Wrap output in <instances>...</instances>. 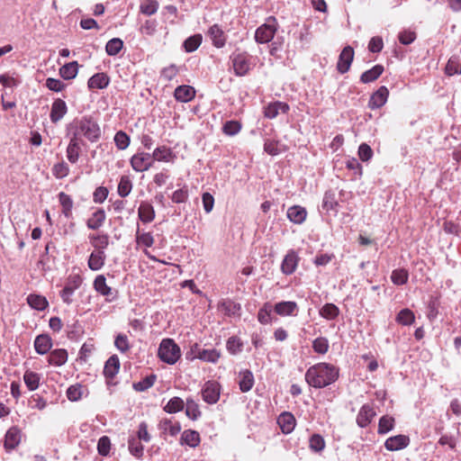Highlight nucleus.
<instances>
[{
	"label": "nucleus",
	"instance_id": "17",
	"mask_svg": "<svg viewBox=\"0 0 461 461\" xmlns=\"http://www.w3.org/2000/svg\"><path fill=\"white\" fill-rule=\"evenodd\" d=\"M375 416V411L373 407L369 404H364L357 416V423L361 428H366L372 421L373 418Z\"/></svg>",
	"mask_w": 461,
	"mask_h": 461
},
{
	"label": "nucleus",
	"instance_id": "2",
	"mask_svg": "<svg viewBox=\"0 0 461 461\" xmlns=\"http://www.w3.org/2000/svg\"><path fill=\"white\" fill-rule=\"evenodd\" d=\"M68 131L79 140H81L83 136L91 142H96L101 137L99 124L90 116H83L80 119L73 121L68 126Z\"/></svg>",
	"mask_w": 461,
	"mask_h": 461
},
{
	"label": "nucleus",
	"instance_id": "45",
	"mask_svg": "<svg viewBox=\"0 0 461 461\" xmlns=\"http://www.w3.org/2000/svg\"><path fill=\"white\" fill-rule=\"evenodd\" d=\"M221 352L215 348H202L200 360L207 363L216 364L221 357Z\"/></svg>",
	"mask_w": 461,
	"mask_h": 461
},
{
	"label": "nucleus",
	"instance_id": "31",
	"mask_svg": "<svg viewBox=\"0 0 461 461\" xmlns=\"http://www.w3.org/2000/svg\"><path fill=\"white\" fill-rule=\"evenodd\" d=\"M105 219V212L103 209H97L87 220L86 226L90 230H98L104 225Z\"/></svg>",
	"mask_w": 461,
	"mask_h": 461
},
{
	"label": "nucleus",
	"instance_id": "55",
	"mask_svg": "<svg viewBox=\"0 0 461 461\" xmlns=\"http://www.w3.org/2000/svg\"><path fill=\"white\" fill-rule=\"evenodd\" d=\"M202 43V35L195 34L189 38H187L184 43L183 47L186 52H193L196 50Z\"/></svg>",
	"mask_w": 461,
	"mask_h": 461
},
{
	"label": "nucleus",
	"instance_id": "8",
	"mask_svg": "<svg viewBox=\"0 0 461 461\" xmlns=\"http://www.w3.org/2000/svg\"><path fill=\"white\" fill-rule=\"evenodd\" d=\"M221 385L215 381H207L202 389L203 400L208 404H214L220 399Z\"/></svg>",
	"mask_w": 461,
	"mask_h": 461
},
{
	"label": "nucleus",
	"instance_id": "39",
	"mask_svg": "<svg viewBox=\"0 0 461 461\" xmlns=\"http://www.w3.org/2000/svg\"><path fill=\"white\" fill-rule=\"evenodd\" d=\"M41 375L31 370L25 371L23 375V381L25 385L30 391H34L39 387Z\"/></svg>",
	"mask_w": 461,
	"mask_h": 461
},
{
	"label": "nucleus",
	"instance_id": "40",
	"mask_svg": "<svg viewBox=\"0 0 461 461\" xmlns=\"http://www.w3.org/2000/svg\"><path fill=\"white\" fill-rule=\"evenodd\" d=\"M319 313L322 318L332 321L339 316V309L334 303H326L320 309Z\"/></svg>",
	"mask_w": 461,
	"mask_h": 461
},
{
	"label": "nucleus",
	"instance_id": "50",
	"mask_svg": "<svg viewBox=\"0 0 461 461\" xmlns=\"http://www.w3.org/2000/svg\"><path fill=\"white\" fill-rule=\"evenodd\" d=\"M123 47V41L119 38H113L107 41L105 51L109 56L117 55Z\"/></svg>",
	"mask_w": 461,
	"mask_h": 461
},
{
	"label": "nucleus",
	"instance_id": "11",
	"mask_svg": "<svg viewBox=\"0 0 461 461\" xmlns=\"http://www.w3.org/2000/svg\"><path fill=\"white\" fill-rule=\"evenodd\" d=\"M410 444V438L405 435H396L388 438L384 442V447L388 451H398L405 448Z\"/></svg>",
	"mask_w": 461,
	"mask_h": 461
},
{
	"label": "nucleus",
	"instance_id": "19",
	"mask_svg": "<svg viewBox=\"0 0 461 461\" xmlns=\"http://www.w3.org/2000/svg\"><path fill=\"white\" fill-rule=\"evenodd\" d=\"M21 442V430L17 427L10 428L5 437V447L7 450L14 449Z\"/></svg>",
	"mask_w": 461,
	"mask_h": 461
},
{
	"label": "nucleus",
	"instance_id": "59",
	"mask_svg": "<svg viewBox=\"0 0 461 461\" xmlns=\"http://www.w3.org/2000/svg\"><path fill=\"white\" fill-rule=\"evenodd\" d=\"M414 320V313L407 308L401 310L396 317L397 322L402 325H411Z\"/></svg>",
	"mask_w": 461,
	"mask_h": 461
},
{
	"label": "nucleus",
	"instance_id": "25",
	"mask_svg": "<svg viewBox=\"0 0 461 461\" xmlns=\"http://www.w3.org/2000/svg\"><path fill=\"white\" fill-rule=\"evenodd\" d=\"M277 423L280 426L282 432L288 434L294 429L295 418L290 412H284L278 417Z\"/></svg>",
	"mask_w": 461,
	"mask_h": 461
},
{
	"label": "nucleus",
	"instance_id": "63",
	"mask_svg": "<svg viewBox=\"0 0 461 461\" xmlns=\"http://www.w3.org/2000/svg\"><path fill=\"white\" fill-rule=\"evenodd\" d=\"M189 193L186 185L176 190L171 196V200L176 203H185L188 199Z\"/></svg>",
	"mask_w": 461,
	"mask_h": 461
},
{
	"label": "nucleus",
	"instance_id": "33",
	"mask_svg": "<svg viewBox=\"0 0 461 461\" xmlns=\"http://www.w3.org/2000/svg\"><path fill=\"white\" fill-rule=\"evenodd\" d=\"M138 215L141 221L148 223L154 220L155 211L153 206L147 202H142L138 210Z\"/></svg>",
	"mask_w": 461,
	"mask_h": 461
},
{
	"label": "nucleus",
	"instance_id": "42",
	"mask_svg": "<svg viewBox=\"0 0 461 461\" xmlns=\"http://www.w3.org/2000/svg\"><path fill=\"white\" fill-rule=\"evenodd\" d=\"M27 303L32 309L37 311L45 310L49 304L46 298L39 294H30L27 297Z\"/></svg>",
	"mask_w": 461,
	"mask_h": 461
},
{
	"label": "nucleus",
	"instance_id": "41",
	"mask_svg": "<svg viewBox=\"0 0 461 461\" xmlns=\"http://www.w3.org/2000/svg\"><path fill=\"white\" fill-rule=\"evenodd\" d=\"M273 306L270 303H265L258 312V320L261 324H269L272 321Z\"/></svg>",
	"mask_w": 461,
	"mask_h": 461
},
{
	"label": "nucleus",
	"instance_id": "37",
	"mask_svg": "<svg viewBox=\"0 0 461 461\" xmlns=\"http://www.w3.org/2000/svg\"><path fill=\"white\" fill-rule=\"evenodd\" d=\"M181 443L191 447H195L200 443V435L197 431L187 429L182 433Z\"/></svg>",
	"mask_w": 461,
	"mask_h": 461
},
{
	"label": "nucleus",
	"instance_id": "14",
	"mask_svg": "<svg viewBox=\"0 0 461 461\" xmlns=\"http://www.w3.org/2000/svg\"><path fill=\"white\" fill-rule=\"evenodd\" d=\"M68 113V106L65 101L60 98H57L51 104V110L50 118L51 122H59Z\"/></svg>",
	"mask_w": 461,
	"mask_h": 461
},
{
	"label": "nucleus",
	"instance_id": "16",
	"mask_svg": "<svg viewBox=\"0 0 461 461\" xmlns=\"http://www.w3.org/2000/svg\"><path fill=\"white\" fill-rule=\"evenodd\" d=\"M289 111V105L286 103L276 101L268 104L264 109V115L268 119L276 118L279 113H286Z\"/></svg>",
	"mask_w": 461,
	"mask_h": 461
},
{
	"label": "nucleus",
	"instance_id": "58",
	"mask_svg": "<svg viewBox=\"0 0 461 461\" xmlns=\"http://www.w3.org/2000/svg\"><path fill=\"white\" fill-rule=\"evenodd\" d=\"M113 140L115 146L121 150L126 149L131 142L129 135L122 131H117Z\"/></svg>",
	"mask_w": 461,
	"mask_h": 461
},
{
	"label": "nucleus",
	"instance_id": "29",
	"mask_svg": "<svg viewBox=\"0 0 461 461\" xmlns=\"http://www.w3.org/2000/svg\"><path fill=\"white\" fill-rule=\"evenodd\" d=\"M91 245L95 248L94 251H104L109 245V236L106 233L90 234L88 236Z\"/></svg>",
	"mask_w": 461,
	"mask_h": 461
},
{
	"label": "nucleus",
	"instance_id": "46",
	"mask_svg": "<svg viewBox=\"0 0 461 461\" xmlns=\"http://www.w3.org/2000/svg\"><path fill=\"white\" fill-rule=\"evenodd\" d=\"M94 288L96 292L104 296H109L112 294V288L107 285L104 276L99 275L94 281Z\"/></svg>",
	"mask_w": 461,
	"mask_h": 461
},
{
	"label": "nucleus",
	"instance_id": "44",
	"mask_svg": "<svg viewBox=\"0 0 461 461\" xmlns=\"http://www.w3.org/2000/svg\"><path fill=\"white\" fill-rule=\"evenodd\" d=\"M221 309L228 316H240L241 306L240 303L230 300L221 303Z\"/></svg>",
	"mask_w": 461,
	"mask_h": 461
},
{
	"label": "nucleus",
	"instance_id": "26",
	"mask_svg": "<svg viewBox=\"0 0 461 461\" xmlns=\"http://www.w3.org/2000/svg\"><path fill=\"white\" fill-rule=\"evenodd\" d=\"M106 255L104 251L100 249V251H93L88 258V267L93 271L100 270L105 262Z\"/></svg>",
	"mask_w": 461,
	"mask_h": 461
},
{
	"label": "nucleus",
	"instance_id": "13",
	"mask_svg": "<svg viewBox=\"0 0 461 461\" xmlns=\"http://www.w3.org/2000/svg\"><path fill=\"white\" fill-rule=\"evenodd\" d=\"M389 91L386 86H380L370 97L368 107L372 110L382 107L387 101Z\"/></svg>",
	"mask_w": 461,
	"mask_h": 461
},
{
	"label": "nucleus",
	"instance_id": "57",
	"mask_svg": "<svg viewBox=\"0 0 461 461\" xmlns=\"http://www.w3.org/2000/svg\"><path fill=\"white\" fill-rule=\"evenodd\" d=\"M155 381H156V375H150L144 377L140 381L134 383L133 388L137 392H144V391L148 390L149 388H150L154 384Z\"/></svg>",
	"mask_w": 461,
	"mask_h": 461
},
{
	"label": "nucleus",
	"instance_id": "5",
	"mask_svg": "<svg viewBox=\"0 0 461 461\" xmlns=\"http://www.w3.org/2000/svg\"><path fill=\"white\" fill-rule=\"evenodd\" d=\"M83 279L78 274L69 275L64 288L60 292V297L64 303L69 305L72 303V296L77 289L82 285Z\"/></svg>",
	"mask_w": 461,
	"mask_h": 461
},
{
	"label": "nucleus",
	"instance_id": "28",
	"mask_svg": "<svg viewBox=\"0 0 461 461\" xmlns=\"http://www.w3.org/2000/svg\"><path fill=\"white\" fill-rule=\"evenodd\" d=\"M68 352L66 349L59 348L50 352L48 362L51 366H61L68 361Z\"/></svg>",
	"mask_w": 461,
	"mask_h": 461
},
{
	"label": "nucleus",
	"instance_id": "12",
	"mask_svg": "<svg viewBox=\"0 0 461 461\" xmlns=\"http://www.w3.org/2000/svg\"><path fill=\"white\" fill-rule=\"evenodd\" d=\"M276 314L286 316H296L298 313V305L293 301H282L275 304L273 308Z\"/></svg>",
	"mask_w": 461,
	"mask_h": 461
},
{
	"label": "nucleus",
	"instance_id": "47",
	"mask_svg": "<svg viewBox=\"0 0 461 461\" xmlns=\"http://www.w3.org/2000/svg\"><path fill=\"white\" fill-rule=\"evenodd\" d=\"M226 348L230 354L237 355L242 351L243 343L240 338L232 336L227 339Z\"/></svg>",
	"mask_w": 461,
	"mask_h": 461
},
{
	"label": "nucleus",
	"instance_id": "9",
	"mask_svg": "<svg viewBox=\"0 0 461 461\" xmlns=\"http://www.w3.org/2000/svg\"><path fill=\"white\" fill-rule=\"evenodd\" d=\"M354 59V50L350 46H346L339 54L337 63V69L340 74H345L350 68Z\"/></svg>",
	"mask_w": 461,
	"mask_h": 461
},
{
	"label": "nucleus",
	"instance_id": "56",
	"mask_svg": "<svg viewBox=\"0 0 461 461\" xmlns=\"http://www.w3.org/2000/svg\"><path fill=\"white\" fill-rule=\"evenodd\" d=\"M409 273L403 268L395 269L392 272V282L396 285H402L407 283Z\"/></svg>",
	"mask_w": 461,
	"mask_h": 461
},
{
	"label": "nucleus",
	"instance_id": "43",
	"mask_svg": "<svg viewBox=\"0 0 461 461\" xmlns=\"http://www.w3.org/2000/svg\"><path fill=\"white\" fill-rule=\"evenodd\" d=\"M395 420L389 415H384L380 418L378 422V434H386L394 428Z\"/></svg>",
	"mask_w": 461,
	"mask_h": 461
},
{
	"label": "nucleus",
	"instance_id": "18",
	"mask_svg": "<svg viewBox=\"0 0 461 461\" xmlns=\"http://www.w3.org/2000/svg\"><path fill=\"white\" fill-rule=\"evenodd\" d=\"M110 84V77L106 73L100 72L93 75L87 81V87L93 89H104Z\"/></svg>",
	"mask_w": 461,
	"mask_h": 461
},
{
	"label": "nucleus",
	"instance_id": "22",
	"mask_svg": "<svg viewBox=\"0 0 461 461\" xmlns=\"http://www.w3.org/2000/svg\"><path fill=\"white\" fill-rule=\"evenodd\" d=\"M120 359L117 355L111 356L105 362L104 366V375L106 378L113 379L119 372Z\"/></svg>",
	"mask_w": 461,
	"mask_h": 461
},
{
	"label": "nucleus",
	"instance_id": "10",
	"mask_svg": "<svg viewBox=\"0 0 461 461\" xmlns=\"http://www.w3.org/2000/svg\"><path fill=\"white\" fill-rule=\"evenodd\" d=\"M81 152V140L71 134L68 145L67 147V158L71 164L78 161Z\"/></svg>",
	"mask_w": 461,
	"mask_h": 461
},
{
	"label": "nucleus",
	"instance_id": "35",
	"mask_svg": "<svg viewBox=\"0 0 461 461\" xmlns=\"http://www.w3.org/2000/svg\"><path fill=\"white\" fill-rule=\"evenodd\" d=\"M209 35L212 40V43L216 48H221L225 44V37L223 31L218 24H213L209 29Z\"/></svg>",
	"mask_w": 461,
	"mask_h": 461
},
{
	"label": "nucleus",
	"instance_id": "38",
	"mask_svg": "<svg viewBox=\"0 0 461 461\" xmlns=\"http://www.w3.org/2000/svg\"><path fill=\"white\" fill-rule=\"evenodd\" d=\"M59 201L62 206V212L66 218H70L72 216V209H73V200L70 195L67 194L64 192H60L59 194Z\"/></svg>",
	"mask_w": 461,
	"mask_h": 461
},
{
	"label": "nucleus",
	"instance_id": "48",
	"mask_svg": "<svg viewBox=\"0 0 461 461\" xmlns=\"http://www.w3.org/2000/svg\"><path fill=\"white\" fill-rule=\"evenodd\" d=\"M128 448L130 453L137 458H141L143 456L144 447L140 441L135 437H131L128 440Z\"/></svg>",
	"mask_w": 461,
	"mask_h": 461
},
{
	"label": "nucleus",
	"instance_id": "49",
	"mask_svg": "<svg viewBox=\"0 0 461 461\" xmlns=\"http://www.w3.org/2000/svg\"><path fill=\"white\" fill-rule=\"evenodd\" d=\"M184 407L185 402L180 397H173L167 402L164 411L167 413H176L182 411Z\"/></svg>",
	"mask_w": 461,
	"mask_h": 461
},
{
	"label": "nucleus",
	"instance_id": "64",
	"mask_svg": "<svg viewBox=\"0 0 461 461\" xmlns=\"http://www.w3.org/2000/svg\"><path fill=\"white\" fill-rule=\"evenodd\" d=\"M241 125L237 121H228L224 123L222 131L226 135L234 136L240 132Z\"/></svg>",
	"mask_w": 461,
	"mask_h": 461
},
{
	"label": "nucleus",
	"instance_id": "61",
	"mask_svg": "<svg viewBox=\"0 0 461 461\" xmlns=\"http://www.w3.org/2000/svg\"><path fill=\"white\" fill-rule=\"evenodd\" d=\"M329 341L324 337H319L312 342V348L318 354H325L329 350Z\"/></svg>",
	"mask_w": 461,
	"mask_h": 461
},
{
	"label": "nucleus",
	"instance_id": "7",
	"mask_svg": "<svg viewBox=\"0 0 461 461\" xmlns=\"http://www.w3.org/2000/svg\"><path fill=\"white\" fill-rule=\"evenodd\" d=\"M130 162L134 171L144 172L152 167L153 159L149 153L137 152L131 157Z\"/></svg>",
	"mask_w": 461,
	"mask_h": 461
},
{
	"label": "nucleus",
	"instance_id": "53",
	"mask_svg": "<svg viewBox=\"0 0 461 461\" xmlns=\"http://www.w3.org/2000/svg\"><path fill=\"white\" fill-rule=\"evenodd\" d=\"M132 189V183L127 176H122L120 179L117 192L121 197H126Z\"/></svg>",
	"mask_w": 461,
	"mask_h": 461
},
{
	"label": "nucleus",
	"instance_id": "27",
	"mask_svg": "<svg viewBox=\"0 0 461 461\" xmlns=\"http://www.w3.org/2000/svg\"><path fill=\"white\" fill-rule=\"evenodd\" d=\"M67 397L70 402H77L82 399L83 396L87 395V388L81 384H75L67 389Z\"/></svg>",
	"mask_w": 461,
	"mask_h": 461
},
{
	"label": "nucleus",
	"instance_id": "51",
	"mask_svg": "<svg viewBox=\"0 0 461 461\" xmlns=\"http://www.w3.org/2000/svg\"><path fill=\"white\" fill-rule=\"evenodd\" d=\"M185 405V414L188 418H190L193 420H195L201 416L199 406L194 400L188 398L186 400Z\"/></svg>",
	"mask_w": 461,
	"mask_h": 461
},
{
	"label": "nucleus",
	"instance_id": "20",
	"mask_svg": "<svg viewBox=\"0 0 461 461\" xmlns=\"http://www.w3.org/2000/svg\"><path fill=\"white\" fill-rule=\"evenodd\" d=\"M287 218L294 224H302L307 216V211L300 205H293L287 210Z\"/></svg>",
	"mask_w": 461,
	"mask_h": 461
},
{
	"label": "nucleus",
	"instance_id": "32",
	"mask_svg": "<svg viewBox=\"0 0 461 461\" xmlns=\"http://www.w3.org/2000/svg\"><path fill=\"white\" fill-rule=\"evenodd\" d=\"M151 158L153 159V162L155 160L157 161H163V162H169L172 161L175 158V155L173 154L172 150L166 147V146H160L156 148L152 154Z\"/></svg>",
	"mask_w": 461,
	"mask_h": 461
},
{
	"label": "nucleus",
	"instance_id": "6",
	"mask_svg": "<svg viewBox=\"0 0 461 461\" xmlns=\"http://www.w3.org/2000/svg\"><path fill=\"white\" fill-rule=\"evenodd\" d=\"M276 32V19L270 17L267 23L259 26L255 32V40L259 44L269 42Z\"/></svg>",
	"mask_w": 461,
	"mask_h": 461
},
{
	"label": "nucleus",
	"instance_id": "4",
	"mask_svg": "<svg viewBox=\"0 0 461 461\" xmlns=\"http://www.w3.org/2000/svg\"><path fill=\"white\" fill-rule=\"evenodd\" d=\"M234 74L238 77H243L248 74L251 68L250 56L247 52H233L230 56Z\"/></svg>",
	"mask_w": 461,
	"mask_h": 461
},
{
	"label": "nucleus",
	"instance_id": "52",
	"mask_svg": "<svg viewBox=\"0 0 461 461\" xmlns=\"http://www.w3.org/2000/svg\"><path fill=\"white\" fill-rule=\"evenodd\" d=\"M338 205L339 203L336 199L335 193L332 191H327L323 196L322 208L326 211H334Z\"/></svg>",
	"mask_w": 461,
	"mask_h": 461
},
{
	"label": "nucleus",
	"instance_id": "24",
	"mask_svg": "<svg viewBox=\"0 0 461 461\" xmlns=\"http://www.w3.org/2000/svg\"><path fill=\"white\" fill-rule=\"evenodd\" d=\"M195 95V90L190 86H179L175 89V98L182 103H187L191 101Z\"/></svg>",
	"mask_w": 461,
	"mask_h": 461
},
{
	"label": "nucleus",
	"instance_id": "23",
	"mask_svg": "<svg viewBox=\"0 0 461 461\" xmlns=\"http://www.w3.org/2000/svg\"><path fill=\"white\" fill-rule=\"evenodd\" d=\"M52 347V340L47 334H41L35 338L34 348L40 355H44L50 351Z\"/></svg>",
	"mask_w": 461,
	"mask_h": 461
},
{
	"label": "nucleus",
	"instance_id": "36",
	"mask_svg": "<svg viewBox=\"0 0 461 461\" xmlns=\"http://www.w3.org/2000/svg\"><path fill=\"white\" fill-rule=\"evenodd\" d=\"M382 65H375L371 69L365 71L361 77L360 81L364 84L371 83L376 80L384 72Z\"/></svg>",
	"mask_w": 461,
	"mask_h": 461
},
{
	"label": "nucleus",
	"instance_id": "60",
	"mask_svg": "<svg viewBox=\"0 0 461 461\" xmlns=\"http://www.w3.org/2000/svg\"><path fill=\"white\" fill-rule=\"evenodd\" d=\"M52 173L56 178H64L69 174V167L66 162L61 161L53 166Z\"/></svg>",
	"mask_w": 461,
	"mask_h": 461
},
{
	"label": "nucleus",
	"instance_id": "21",
	"mask_svg": "<svg viewBox=\"0 0 461 461\" xmlns=\"http://www.w3.org/2000/svg\"><path fill=\"white\" fill-rule=\"evenodd\" d=\"M239 386L242 393H247L252 389L255 380L253 373L250 370H241L239 373Z\"/></svg>",
	"mask_w": 461,
	"mask_h": 461
},
{
	"label": "nucleus",
	"instance_id": "54",
	"mask_svg": "<svg viewBox=\"0 0 461 461\" xmlns=\"http://www.w3.org/2000/svg\"><path fill=\"white\" fill-rule=\"evenodd\" d=\"M114 347L121 353H127L131 348V344L127 335L122 333H119L118 335H116L114 339Z\"/></svg>",
	"mask_w": 461,
	"mask_h": 461
},
{
	"label": "nucleus",
	"instance_id": "15",
	"mask_svg": "<svg viewBox=\"0 0 461 461\" xmlns=\"http://www.w3.org/2000/svg\"><path fill=\"white\" fill-rule=\"evenodd\" d=\"M298 256L294 250L288 251V253L285 256L282 264H281V271L283 274L288 276L292 275L298 265Z\"/></svg>",
	"mask_w": 461,
	"mask_h": 461
},
{
	"label": "nucleus",
	"instance_id": "3",
	"mask_svg": "<svg viewBox=\"0 0 461 461\" xmlns=\"http://www.w3.org/2000/svg\"><path fill=\"white\" fill-rule=\"evenodd\" d=\"M158 355L161 361L174 365L180 358L181 350L172 339H164L160 342Z\"/></svg>",
	"mask_w": 461,
	"mask_h": 461
},
{
	"label": "nucleus",
	"instance_id": "1",
	"mask_svg": "<svg viewBox=\"0 0 461 461\" xmlns=\"http://www.w3.org/2000/svg\"><path fill=\"white\" fill-rule=\"evenodd\" d=\"M339 378V368L330 363H318L309 367L305 373V381L314 388H324Z\"/></svg>",
	"mask_w": 461,
	"mask_h": 461
},
{
	"label": "nucleus",
	"instance_id": "34",
	"mask_svg": "<svg viewBox=\"0 0 461 461\" xmlns=\"http://www.w3.org/2000/svg\"><path fill=\"white\" fill-rule=\"evenodd\" d=\"M78 72V64L77 61H71L63 65L59 68V75L65 80H70L77 77Z\"/></svg>",
	"mask_w": 461,
	"mask_h": 461
},
{
	"label": "nucleus",
	"instance_id": "62",
	"mask_svg": "<svg viewBox=\"0 0 461 461\" xmlns=\"http://www.w3.org/2000/svg\"><path fill=\"white\" fill-rule=\"evenodd\" d=\"M158 9V3L157 0H145L140 5V11L147 15H152L157 13Z\"/></svg>",
	"mask_w": 461,
	"mask_h": 461
},
{
	"label": "nucleus",
	"instance_id": "30",
	"mask_svg": "<svg viewBox=\"0 0 461 461\" xmlns=\"http://www.w3.org/2000/svg\"><path fill=\"white\" fill-rule=\"evenodd\" d=\"M159 429L170 436L177 435L181 430V426L178 421H173L171 419H163L158 424Z\"/></svg>",
	"mask_w": 461,
	"mask_h": 461
}]
</instances>
